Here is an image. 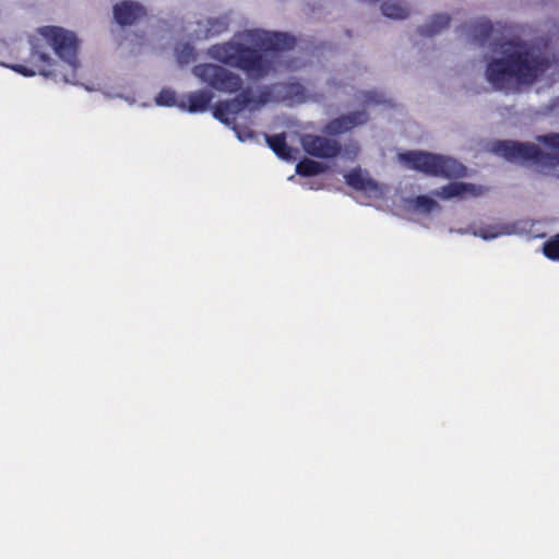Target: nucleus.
<instances>
[{
  "instance_id": "11",
  "label": "nucleus",
  "mask_w": 559,
  "mask_h": 559,
  "mask_svg": "<svg viewBox=\"0 0 559 559\" xmlns=\"http://www.w3.org/2000/svg\"><path fill=\"white\" fill-rule=\"evenodd\" d=\"M231 24L230 13L207 16L197 22L193 34L197 39H206L226 33Z\"/></svg>"
},
{
  "instance_id": "19",
  "label": "nucleus",
  "mask_w": 559,
  "mask_h": 559,
  "mask_svg": "<svg viewBox=\"0 0 559 559\" xmlns=\"http://www.w3.org/2000/svg\"><path fill=\"white\" fill-rule=\"evenodd\" d=\"M381 11L389 19L404 20L411 14V7L403 0H385Z\"/></svg>"
},
{
  "instance_id": "15",
  "label": "nucleus",
  "mask_w": 559,
  "mask_h": 559,
  "mask_svg": "<svg viewBox=\"0 0 559 559\" xmlns=\"http://www.w3.org/2000/svg\"><path fill=\"white\" fill-rule=\"evenodd\" d=\"M212 99L213 93L211 91L199 90L189 93L178 103V107L190 112H203L207 110Z\"/></svg>"
},
{
  "instance_id": "13",
  "label": "nucleus",
  "mask_w": 559,
  "mask_h": 559,
  "mask_svg": "<svg viewBox=\"0 0 559 559\" xmlns=\"http://www.w3.org/2000/svg\"><path fill=\"white\" fill-rule=\"evenodd\" d=\"M486 188L483 186H475L466 182H451L438 190L432 191V195L442 200H450L452 198L467 199L483 195Z\"/></svg>"
},
{
  "instance_id": "29",
  "label": "nucleus",
  "mask_w": 559,
  "mask_h": 559,
  "mask_svg": "<svg viewBox=\"0 0 559 559\" xmlns=\"http://www.w3.org/2000/svg\"><path fill=\"white\" fill-rule=\"evenodd\" d=\"M2 67H8V68H11L12 70H14L12 67L13 66H5V63H2Z\"/></svg>"
},
{
  "instance_id": "12",
  "label": "nucleus",
  "mask_w": 559,
  "mask_h": 559,
  "mask_svg": "<svg viewBox=\"0 0 559 559\" xmlns=\"http://www.w3.org/2000/svg\"><path fill=\"white\" fill-rule=\"evenodd\" d=\"M300 142L304 150L316 157L330 158L340 152V145L335 140H329L319 135H304Z\"/></svg>"
},
{
  "instance_id": "1",
  "label": "nucleus",
  "mask_w": 559,
  "mask_h": 559,
  "mask_svg": "<svg viewBox=\"0 0 559 559\" xmlns=\"http://www.w3.org/2000/svg\"><path fill=\"white\" fill-rule=\"evenodd\" d=\"M557 59L531 43H495L486 58L485 80L497 91L516 93L542 81Z\"/></svg>"
},
{
  "instance_id": "21",
  "label": "nucleus",
  "mask_w": 559,
  "mask_h": 559,
  "mask_svg": "<svg viewBox=\"0 0 559 559\" xmlns=\"http://www.w3.org/2000/svg\"><path fill=\"white\" fill-rule=\"evenodd\" d=\"M326 167L322 163L311 159H304L296 166V173L300 176H314L325 171Z\"/></svg>"
},
{
  "instance_id": "16",
  "label": "nucleus",
  "mask_w": 559,
  "mask_h": 559,
  "mask_svg": "<svg viewBox=\"0 0 559 559\" xmlns=\"http://www.w3.org/2000/svg\"><path fill=\"white\" fill-rule=\"evenodd\" d=\"M145 14L142 5L132 1H123L114 8V15L120 25H130Z\"/></svg>"
},
{
  "instance_id": "10",
  "label": "nucleus",
  "mask_w": 559,
  "mask_h": 559,
  "mask_svg": "<svg viewBox=\"0 0 559 559\" xmlns=\"http://www.w3.org/2000/svg\"><path fill=\"white\" fill-rule=\"evenodd\" d=\"M306 99L307 94L304 86H301L299 83H285L273 86L272 90L265 94L260 104L267 102H281L292 106L301 104Z\"/></svg>"
},
{
  "instance_id": "20",
  "label": "nucleus",
  "mask_w": 559,
  "mask_h": 559,
  "mask_svg": "<svg viewBox=\"0 0 559 559\" xmlns=\"http://www.w3.org/2000/svg\"><path fill=\"white\" fill-rule=\"evenodd\" d=\"M265 141L278 157L285 160H295L297 158V150L287 146L286 139L283 134L265 136Z\"/></svg>"
},
{
  "instance_id": "3",
  "label": "nucleus",
  "mask_w": 559,
  "mask_h": 559,
  "mask_svg": "<svg viewBox=\"0 0 559 559\" xmlns=\"http://www.w3.org/2000/svg\"><path fill=\"white\" fill-rule=\"evenodd\" d=\"M28 66L14 64L15 72L46 78L60 73L64 83H76L80 40L73 31L57 25L39 26L28 36Z\"/></svg>"
},
{
  "instance_id": "6",
  "label": "nucleus",
  "mask_w": 559,
  "mask_h": 559,
  "mask_svg": "<svg viewBox=\"0 0 559 559\" xmlns=\"http://www.w3.org/2000/svg\"><path fill=\"white\" fill-rule=\"evenodd\" d=\"M191 73L201 84L222 93L233 94L242 86L239 74L217 63H198L192 67Z\"/></svg>"
},
{
  "instance_id": "18",
  "label": "nucleus",
  "mask_w": 559,
  "mask_h": 559,
  "mask_svg": "<svg viewBox=\"0 0 559 559\" xmlns=\"http://www.w3.org/2000/svg\"><path fill=\"white\" fill-rule=\"evenodd\" d=\"M406 209L417 214H430L439 211L440 206L431 195H418L406 200Z\"/></svg>"
},
{
  "instance_id": "9",
  "label": "nucleus",
  "mask_w": 559,
  "mask_h": 559,
  "mask_svg": "<svg viewBox=\"0 0 559 559\" xmlns=\"http://www.w3.org/2000/svg\"><path fill=\"white\" fill-rule=\"evenodd\" d=\"M345 180L349 187L364 192L370 199L380 200L390 192L388 186L379 183L370 177L368 171L361 168H355L349 171L345 175Z\"/></svg>"
},
{
  "instance_id": "25",
  "label": "nucleus",
  "mask_w": 559,
  "mask_h": 559,
  "mask_svg": "<svg viewBox=\"0 0 559 559\" xmlns=\"http://www.w3.org/2000/svg\"><path fill=\"white\" fill-rule=\"evenodd\" d=\"M156 104L158 106H173L176 105V95L171 90H163L156 96Z\"/></svg>"
},
{
  "instance_id": "30",
  "label": "nucleus",
  "mask_w": 559,
  "mask_h": 559,
  "mask_svg": "<svg viewBox=\"0 0 559 559\" xmlns=\"http://www.w3.org/2000/svg\"><path fill=\"white\" fill-rule=\"evenodd\" d=\"M105 96H107V97H112V96H111L110 94H108V93H105Z\"/></svg>"
},
{
  "instance_id": "22",
  "label": "nucleus",
  "mask_w": 559,
  "mask_h": 559,
  "mask_svg": "<svg viewBox=\"0 0 559 559\" xmlns=\"http://www.w3.org/2000/svg\"><path fill=\"white\" fill-rule=\"evenodd\" d=\"M175 56L180 64H187L195 57L194 48L189 44L178 46L175 50Z\"/></svg>"
},
{
  "instance_id": "14",
  "label": "nucleus",
  "mask_w": 559,
  "mask_h": 559,
  "mask_svg": "<svg viewBox=\"0 0 559 559\" xmlns=\"http://www.w3.org/2000/svg\"><path fill=\"white\" fill-rule=\"evenodd\" d=\"M367 120L368 116L365 111L344 115L326 124L324 132L332 135L342 134L357 126L365 123Z\"/></svg>"
},
{
  "instance_id": "8",
  "label": "nucleus",
  "mask_w": 559,
  "mask_h": 559,
  "mask_svg": "<svg viewBox=\"0 0 559 559\" xmlns=\"http://www.w3.org/2000/svg\"><path fill=\"white\" fill-rule=\"evenodd\" d=\"M533 223L528 219L499 222L472 230L473 236L489 241L502 236L524 235L532 233Z\"/></svg>"
},
{
  "instance_id": "31",
  "label": "nucleus",
  "mask_w": 559,
  "mask_h": 559,
  "mask_svg": "<svg viewBox=\"0 0 559 559\" xmlns=\"http://www.w3.org/2000/svg\"><path fill=\"white\" fill-rule=\"evenodd\" d=\"M105 96H107V97H112V96H111L110 94H108V93H105Z\"/></svg>"
},
{
  "instance_id": "32",
  "label": "nucleus",
  "mask_w": 559,
  "mask_h": 559,
  "mask_svg": "<svg viewBox=\"0 0 559 559\" xmlns=\"http://www.w3.org/2000/svg\"><path fill=\"white\" fill-rule=\"evenodd\" d=\"M557 107H559V99L557 100V104H556Z\"/></svg>"
},
{
  "instance_id": "2",
  "label": "nucleus",
  "mask_w": 559,
  "mask_h": 559,
  "mask_svg": "<svg viewBox=\"0 0 559 559\" xmlns=\"http://www.w3.org/2000/svg\"><path fill=\"white\" fill-rule=\"evenodd\" d=\"M294 44L292 37L261 28H248L226 41L207 48V56L223 64L240 69L251 79H261L276 69L282 51Z\"/></svg>"
},
{
  "instance_id": "23",
  "label": "nucleus",
  "mask_w": 559,
  "mask_h": 559,
  "mask_svg": "<svg viewBox=\"0 0 559 559\" xmlns=\"http://www.w3.org/2000/svg\"><path fill=\"white\" fill-rule=\"evenodd\" d=\"M544 254L555 261H559V234L544 243Z\"/></svg>"
},
{
  "instance_id": "17",
  "label": "nucleus",
  "mask_w": 559,
  "mask_h": 559,
  "mask_svg": "<svg viewBox=\"0 0 559 559\" xmlns=\"http://www.w3.org/2000/svg\"><path fill=\"white\" fill-rule=\"evenodd\" d=\"M472 43L485 46L491 45L492 25L489 20L480 17L467 26Z\"/></svg>"
},
{
  "instance_id": "5",
  "label": "nucleus",
  "mask_w": 559,
  "mask_h": 559,
  "mask_svg": "<svg viewBox=\"0 0 559 559\" xmlns=\"http://www.w3.org/2000/svg\"><path fill=\"white\" fill-rule=\"evenodd\" d=\"M399 162L406 168L417 170L431 176L463 177L466 169L456 159L423 151L400 153Z\"/></svg>"
},
{
  "instance_id": "7",
  "label": "nucleus",
  "mask_w": 559,
  "mask_h": 559,
  "mask_svg": "<svg viewBox=\"0 0 559 559\" xmlns=\"http://www.w3.org/2000/svg\"><path fill=\"white\" fill-rule=\"evenodd\" d=\"M257 108L247 97L246 94H240L231 100L221 102L214 109V117L223 123L230 126L240 142L251 141L255 134L247 127L241 128L239 118L243 112L252 111Z\"/></svg>"
},
{
  "instance_id": "24",
  "label": "nucleus",
  "mask_w": 559,
  "mask_h": 559,
  "mask_svg": "<svg viewBox=\"0 0 559 559\" xmlns=\"http://www.w3.org/2000/svg\"><path fill=\"white\" fill-rule=\"evenodd\" d=\"M450 23V16L447 13L435 15L428 24L429 33L435 34L445 28Z\"/></svg>"
},
{
  "instance_id": "26",
  "label": "nucleus",
  "mask_w": 559,
  "mask_h": 559,
  "mask_svg": "<svg viewBox=\"0 0 559 559\" xmlns=\"http://www.w3.org/2000/svg\"><path fill=\"white\" fill-rule=\"evenodd\" d=\"M361 102L367 106L372 104H380L382 103V95L376 92H365L361 94Z\"/></svg>"
},
{
  "instance_id": "27",
  "label": "nucleus",
  "mask_w": 559,
  "mask_h": 559,
  "mask_svg": "<svg viewBox=\"0 0 559 559\" xmlns=\"http://www.w3.org/2000/svg\"><path fill=\"white\" fill-rule=\"evenodd\" d=\"M126 100L130 104V105H133L134 104V99L132 97H127Z\"/></svg>"
},
{
  "instance_id": "4",
  "label": "nucleus",
  "mask_w": 559,
  "mask_h": 559,
  "mask_svg": "<svg viewBox=\"0 0 559 559\" xmlns=\"http://www.w3.org/2000/svg\"><path fill=\"white\" fill-rule=\"evenodd\" d=\"M542 146L532 143L501 141L493 152L507 160L514 163L533 162L543 170L559 177V133L539 136Z\"/></svg>"
},
{
  "instance_id": "28",
  "label": "nucleus",
  "mask_w": 559,
  "mask_h": 559,
  "mask_svg": "<svg viewBox=\"0 0 559 559\" xmlns=\"http://www.w3.org/2000/svg\"><path fill=\"white\" fill-rule=\"evenodd\" d=\"M352 153H353V156H356V155H357V153H358V147H357V146H355V147L353 148Z\"/></svg>"
}]
</instances>
